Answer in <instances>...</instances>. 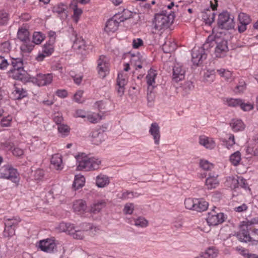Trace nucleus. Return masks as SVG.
I'll return each mask as SVG.
<instances>
[{"label": "nucleus", "instance_id": "1", "mask_svg": "<svg viewBox=\"0 0 258 258\" xmlns=\"http://www.w3.org/2000/svg\"><path fill=\"white\" fill-rule=\"evenodd\" d=\"M11 64L12 68L9 71L10 75L16 80L21 81L24 83L28 82L29 74L24 69L23 59L22 58H12Z\"/></svg>", "mask_w": 258, "mask_h": 258}, {"label": "nucleus", "instance_id": "2", "mask_svg": "<svg viewBox=\"0 0 258 258\" xmlns=\"http://www.w3.org/2000/svg\"><path fill=\"white\" fill-rule=\"evenodd\" d=\"M174 15H168L166 11H163L162 13L156 14L154 16L153 24L154 28L157 30L168 28L174 20Z\"/></svg>", "mask_w": 258, "mask_h": 258}, {"label": "nucleus", "instance_id": "3", "mask_svg": "<svg viewBox=\"0 0 258 258\" xmlns=\"http://www.w3.org/2000/svg\"><path fill=\"white\" fill-rule=\"evenodd\" d=\"M130 14L128 17L122 16L121 18H118V16L115 15L113 18L109 19L106 23L104 30L107 33H113L116 31L118 27L119 24L132 17V13L129 11H124Z\"/></svg>", "mask_w": 258, "mask_h": 258}, {"label": "nucleus", "instance_id": "4", "mask_svg": "<svg viewBox=\"0 0 258 258\" xmlns=\"http://www.w3.org/2000/svg\"><path fill=\"white\" fill-rule=\"evenodd\" d=\"M217 24L219 28L226 30L233 28L234 26L233 19L230 17V14L227 11L219 15Z\"/></svg>", "mask_w": 258, "mask_h": 258}, {"label": "nucleus", "instance_id": "5", "mask_svg": "<svg viewBox=\"0 0 258 258\" xmlns=\"http://www.w3.org/2000/svg\"><path fill=\"white\" fill-rule=\"evenodd\" d=\"M229 51L228 41L225 39H216L214 54L216 57L222 58L225 57Z\"/></svg>", "mask_w": 258, "mask_h": 258}, {"label": "nucleus", "instance_id": "6", "mask_svg": "<svg viewBox=\"0 0 258 258\" xmlns=\"http://www.w3.org/2000/svg\"><path fill=\"white\" fill-rule=\"evenodd\" d=\"M97 69L99 76L104 78L109 72V60L104 55L99 56L97 60Z\"/></svg>", "mask_w": 258, "mask_h": 258}, {"label": "nucleus", "instance_id": "7", "mask_svg": "<svg viewBox=\"0 0 258 258\" xmlns=\"http://www.w3.org/2000/svg\"><path fill=\"white\" fill-rule=\"evenodd\" d=\"M28 78L29 79L28 82H32L34 84H36L39 86H44L51 83L53 77L51 74H37L36 77H31L29 75Z\"/></svg>", "mask_w": 258, "mask_h": 258}, {"label": "nucleus", "instance_id": "8", "mask_svg": "<svg viewBox=\"0 0 258 258\" xmlns=\"http://www.w3.org/2000/svg\"><path fill=\"white\" fill-rule=\"evenodd\" d=\"M18 173L16 169L11 165H6L0 168V178L10 179L13 182L17 180Z\"/></svg>", "mask_w": 258, "mask_h": 258}, {"label": "nucleus", "instance_id": "9", "mask_svg": "<svg viewBox=\"0 0 258 258\" xmlns=\"http://www.w3.org/2000/svg\"><path fill=\"white\" fill-rule=\"evenodd\" d=\"M191 60L194 64L197 66L202 63L207 57V53L200 47H195L192 49Z\"/></svg>", "mask_w": 258, "mask_h": 258}, {"label": "nucleus", "instance_id": "10", "mask_svg": "<svg viewBox=\"0 0 258 258\" xmlns=\"http://www.w3.org/2000/svg\"><path fill=\"white\" fill-rule=\"evenodd\" d=\"M206 221L210 225H218L224 221V214L222 213H217L213 209L208 213Z\"/></svg>", "mask_w": 258, "mask_h": 258}, {"label": "nucleus", "instance_id": "11", "mask_svg": "<svg viewBox=\"0 0 258 258\" xmlns=\"http://www.w3.org/2000/svg\"><path fill=\"white\" fill-rule=\"evenodd\" d=\"M244 223H245L246 224L242 225L241 231L237 234V237L240 241L247 242L251 240L248 232V225L258 223V220L256 221L255 219H253L251 221L244 222Z\"/></svg>", "mask_w": 258, "mask_h": 258}, {"label": "nucleus", "instance_id": "12", "mask_svg": "<svg viewBox=\"0 0 258 258\" xmlns=\"http://www.w3.org/2000/svg\"><path fill=\"white\" fill-rule=\"evenodd\" d=\"M56 244L54 239H46L39 241V247L44 252L51 253L56 249Z\"/></svg>", "mask_w": 258, "mask_h": 258}, {"label": "nucleus", "instance_id": "13", "mask_svg": "<svg viewBox=\"0 0 258 258\" xmlns=\"http://www.w3.org/2000/svg\"><path fill=\"white\" fill-rule=\"evenodd\" d=\"M238 30L239 33H242L246 30L247 25L251 22V19L246 14L240 13L238 15Z\"/></svg>", "mask_w": 258, "mask_h": 258}, {"label": "nucleus", "instance_id": "14", "mask_svg": "<svg viewBox=\"0 0 258 258\" xmlns=\"http://www.w3.org/2000/svg\"><path fill=\"white\" fill-rule=\"evenodd\" d=\"M172 71V80L173 81L177 83L184 79L185 71L179 63L175 64Z\"/></svg>", "mask_w": 258, "mask_h": 258}, {"label": "nucleus", "instance_id": "15", "mask_svg": "<svg viewBox=\"0 0 258 258\" xmlns=\"http://www.w3.org/2000/svg\"><path fill=\"white\" fill-rule=\"evenodd\" d=\"M53 44L48 42L44 45L42 48V53L39 54L36 57L38 61H42L45 57L51 55L54 51Z\"/></svg>", "mask_w": 258, "mask_h": 258}, {"label": "nucleus", "instance_id": "16", "mask_svg": "<svg viewBox=\"0 0 258 258\" xmlns=\"http://www.w3.org/2000/svg\"><path fill=\"white\" fill-rule=\"evenodd\" d=\"M149 132L153 137L154 141V144L156 145H158L160 144L161 138L160 126L159 124L157 122H153L151 124Z\"/></svg>", "mask_w": 258, "mask_h": 258}, {"label": "nucleus", "instance_id": "17", "mask_svg": "<svg viewBox=\"0 0 258 258\" xmlns=\"http://www.w3.org/2000/svg\"><path fill=\"white\" fill-rule=\"evenodd\" d=\"M99 162H79L77 165L78 171H88L99 169Z\"/></svg>", "mask_w": 258, "mask_h": 258}, {"label": "nucleus", "instance_id": "18", "mask_svg": "<svg viewBox=\"0 0 258 258\" xmlns=\"http://www.w3.org/2000/svg\"><path fill=\"white\" fill-rule=\"evenodd\" d=\"M90 136L92 139V142L96 145H99L104 140V134L101 128L92 131Z\"/></svg>", "mask_w": 258, "mask_h": 258}, {"label": "nucleus", "instance_id": "19", "mask_svg": "<svg viewBox=\"0 0 258 258\" xmlns=\"http://www.w3.org/2000/svg\"><path fill=\"white\" fill-rule=\"evenodd\" d=\"M131 62L138 68H142L146 63L145 57L140 53L132 54Z\"/></svg>", "mask_w": 258, "mask_h": 258}, {"label": "nucleus", "instance_id": "20", "mask_svg": "<svg viewBox=\"0 0 258 258\" xmlns=\"http://www.w3.org/2000/svg\"><path fill=\"white\" fill-rule=\"evenodd\" d=\"M14 99L15 100H21L28 95L27 91L23 88L14 86V90L12 92Z\"/></svg>", "mask_w": 258, "mask_h": 258}, {"label": "nucleus", "instance_id": "21", "mask_svg": "<svg viewBox=\"0 0 258 258\" xmlns=\"http://www.w3.org/2000/svg\"><path fill=\"white\" fill-rule=\"evenodd\" d=\"M216 14L210 10L207 9L206 11L202 13V19L205 24L210 26L214 21Z\"/></svg>", "mask_w": 258, "mask_h": 258}, {"label": "nucleus", "instance_id": "22", "mask_svg": "<svg viewBox=\"0 0 258 258\" xmlns=\"http://www.w3.org/2000/svg\"><path fill=\"white\" fill-rule=\"evenodd\" d=\"M232 131L237 132L243 131L245 128V125L241 119H233L230 123Z\"/></svg>", "mask_w": 258, "mask_h": 258}, {"label": "nucleus", "instance_id": "23", "mask_svg": "<svg viewBox=\"0 0 258 258\" xmlns=\"http://www.w3.org/2000/svg\"><path fill=\"white\" fill-rule=\"evenodd\" d=\"M209 204L203 199H195V210L201 212L206 211L208 207Z\"/></svg>", "mask_w": 258, "mask_h": 258}, {"label": "nucleus", "instance_id": "24", "mask_svg": "<svg viewBox=\"0 0 258 258\" xmlns=\"http://www.w3.org/2000/svg\"><path fill=\"white\" fill-rule=\"evenodd\" d=\"M76 161H97L98 158L92 156L91 154L87 155L85 153H78L75 156Z\"/></svg>", "mask_w": 258, "mask_h": 258}, {"label": "nucleus", "instance_id": "25", "mask_svg": "<svg viewBox=\"0 0 258 258\" xmlns=\"http://www.w3.org/2000/svg\"><path fill=\"white\" fill-rule=\"evenodd\" d=\"M85 179L83 175L78 174L75 175V179L72 185V188L76 190L82 188L85 184Z\"/></svg>", "mask_w": 258, "mask_h": 258}, {"label": "nucleus", "instance_id": "26", "mask_svg": "<svg viewBox=\"0 0 258 258\" xmlns=\"http://www.w3.org/2000/svg\"><path fill=\"white\" fill-rule=\"evenodd\" d=\"M73 208L75 212L82 213L86 210L87 205L85 201L79 200L74 202Z\"/></svg>", "mask_w": 258, "mask_h": 258}, {"label": "nucleus", "instance_id": "27", "mask_svg": "<svg viewBox=\"0 0 258 258\" xmlns=\"http://www.w3.org/2000/svg\"><path fill=\"white\" fill-rule=\"evenodd\" d=\"M17 36L19 40L24 42L29 41V32L28 29L25 28H20L17 32Z\"/></svg>", "mask_w": 258, "mask_h": 258}, {"label": "nucleus", "instance_id": "28", "mask_svg": "<svg viewBox=\"0 0 258 258\" xmlns=\"http://www.w3.org/2000/svg\"><path fill=\"white\" fill-rule=\"evenodd\" d=\"M86 45L85 41L81 38H78L75 36V40L73 45V48L74 49L78 50L82 52V50L86 49Z\"/></svg>", "mask_w": 258, "mask_h": 258}, {"label": "nucleus", "instance_id": "29", "mask_svg": "<svg viewBox=\"0 0 258 258\" xmlns=\"http://www.w3.org/2000/svg\"><path fill=\"white\" fill-rule=\"evenodd\" d=\"M157 76V73L156 71L152 69H150L148 72V74L146 76L147 83L148 85V90L150 89V88L153 86V83H155V79Z\"/></svg>", "mask_w": 258, "mask_h": 258}, {"label": "nucleus", "instance_id": "30", "mask_svg": "<svg viewBox=\"0 0 258 258\" xmlns=\"http://www.w3.org/2000/svg\"><path fill=\"white\" fill-rule=\"evenodd\" d=\"M69 235L73 238L78 240L83 239L85 237L84 231L77 230L74 225L69 229Z\"/></svg>", "mask_w": 258, "mask_h": 258}, {"label": "nucleus", "instance_id": "31", "mask_svg": "<svg viewBox=\"0 0 258 258\" xmlns=\"http://www.w3.org/2000/svg\"><path fill=\"white\" fill-rule=\"evenodd\" d=\"M105 206L106 203L103 201L95 202L91 205L90 211L93 214L98 213Z\"/></svg>", "mask_w": 258, "mask_h": 258}, {"label": "nucleus", "instance_id": "32", "mask_svg": "<svg viewBox=\"0 0 258 258\" xmlns=\"http://www.w3.org/2000/svg\"><path fill=\"white\" fill-rule=\"evenodd\" d=\"M109 183L108 177L104 175H99L97 176L96 183V185L99 187H104Z\"/></svg>", "mask_w": 258, "mask_h": 258}, {"label": "nucleus", "instance_id": "33", "mask_svg": "<svg viewBox=\"0 0 258 258\" xmlns=\"http://www.w3.org/2000/svg\"><path fill=\"white\" fill-rule=\"evenodd\" d=\"M199 143L206 148L209 149H212L215 146V144L212 140L205 137L200 138Z\"/></svg>", "mask_w": 258, "mask_h": 258}, {"label": "nucleus", "instance_id": "34", "mask_svg": "<svg viewBox=\"0 0 258 258\" xmlns=\"http://www.w3.org/2000/svg\"><path fill=\"white\" fill-rule=\"evenodd\" d=\"M238 176H231L227 178L226 183L231 188H236L238 187V181L237 180Z\"/></svg>", "mask_w": 258, "mask_h": 258}, {"label": "nucleus", "instance_id": "35", "mask_svg": "<svg viewBox=\"0 0 258 258\" xmlns=\"http://www.w3.org/2000/svg\"><path fill=\"white\" fill-rule=\"evenodd\" d=\"M73 225L68 224L64 222L60 223L56 227L55 230L58 232H68L69 234V229L72 227Z\"/></svg>", "mask_w": 258, "mask_h": 258}, {"label": "nucleus", "instance_id": "36", "mask_svg": "<svg viewBox=\"0 0 258 258\" xmlns=\"http://www.w3.org/2000/svg\"><path fill=\"white\" fill-rule=\"evenodd\" d=\"M84 229L86 231H88L89 234L91 236L95 235L99 230L97 227L90 223L86 224L84 227Z\"/></svg>", "mask_w": 258, "mask_h": 258}, {"label": "nucleus", "instance_id": "37", "mask_svg": "<svg viewBox=\"0 0 258 258\" xmlns=\"http://www.w3.org/2000/svg\"><path fill=\"white\" fill-rule=\"evenodd\" d=\"M219 184V181L216 177L211 176L206 180V185L208 188H215Z\"/></svg>", "mask_w": 258, "mask_h": 258}, {"label": "nucleus", "instance_id": "38", "mask_svg": "<svg viewBox=\"0 0 258 258\" xmlns=\"http://www.w3.org/2000/svg\"><path fill=\"white\" fill-rule=\"evenodd\" d=\"M215 43L216 39H213V38H211L210 37H209L203 46L200 47L203 49L204 50L207 52V51H209V49H210L211 47L215 46Z\"/></svg>", "mask_w": 258, "mask_h": 258}, {"label": "nucleus", "instance_id": "39", "mask_svg": "<svg viewBox=\"0 0 258 258\" xmlns=\"http://www.w3.org/2000/svg\"><path fill=\"white\" fill-rule=\"evenodd\" d=\"M10 19V15L4 10H0V26L6 25Z\"/></svg>", "mask_w": 258, "mask_h": 258}, {"label": "nucleus", "instance_id": "40", "mask_svg": "<svg viewBox=\"0 0 258 258\" xmlns=\"http://www.w3.org/2000/svg\"><path fill=\"white\" fill-rule=\"evenodd\" d=\"M175 44L170 41H166L162 45V49L164 52L168 53L174 51L175 49Z\"/></svg>", "mask_w": 258, "mask_h": 258}, {"label": "nucleus", "instance_id": "41", "mask_svg": "<svg viewBox=\"0 0 258 258\" xmlns=\"http://www.w3.org/2000/svg\"><path fill=\"white\" fill-rule=\"evenodd\" d=\"M218 73L221 77L224 78L227 81H231L232 77V73L224 69H220L217 70Z\"/></svg>", "mask_w": 258, "mask_h": 258}, {"label": "nucleus", "instance_id": "42", "mask_svg": "<svg viewBox=\"0 0 258 258\" xmlns=\"http://www.w3.org/2000/svg\"><path fill=\"white\" fill-rule=\"evenodd\" d=\"M154 87L150 88V90L148 89L147 99L148 101V105L150 107H152L154 105V102L155 98V93L153 92Z\"/></svg>", "mask_w": 258, "mask_h": 258}, {"label": "nucleus", "instance_id": "43", "mask_svg": "<svg viewBox=\"0 0 258 258\" xmlns=\"http://www.w3.org/2000/svg\"><path fill=\"white\" fill-rule=\"evenodd\" d=\"M215 72L214 70L207 71L204 74V80L205 81L211 83L214 81L215 78Z\"/></svg>", "mask_w": 258, "mask_h": 258}, {"label": "nucleus", "instance_id": "44", "mask_svg": "<svg viewBox=\"0 0 258 258\" xmlns=\"http://www.w3.org/2000/svg\"><path fill=\"white\" fill-rule=\"evenodd\" d=\"M148 225V221L145 218L140 217L135 220V225L142 228L146 227Z\"/></svg>", "mask_w": 258, "mask_h": 258}, {"label": "nucleus", "instance_id": "45", "mask_svg": "<svg viewBox=\"0 0 258 258\" xmlns=\"http://www.w3.org/2000/svg\"><path fill=\"white\" fill-rule=\"evenodd\" d=\"M253 144L254 145V146L248 147L246 152L248 154H252L253 153L254 156L258 157V139L255 140Z\"/></svg>", "mask_w": 258, "mask_h": 258}, {"label": "nucleus", "instance_id": "46", "mask_svg": "<svg viewBox=\"0 0 258 258\" xmlns=\"http://www.w3.org/2000/svg\"><path fill=\"white\" fill-rule=\"evenodd\" d=\"M205 251L209 258H216L218 254V250L214 247H209Z\"/></svg>", "mask_w": 258, "mask_h": 258}, {"label": "nucleus", "instance_id": "47", "mask_svg": "<svg viewBox=\"0 0 258 258\" xmlns=\"http://www.w3.org/2000/svg\"><path fill=\"white\" fill-rule=\"evenodd\" d=\"M127 83V81L126 80V77L122 74L119 73L116 79V86L125 87Z\"/></svg>", "mask_w": 258, "mask_h": 258}, {"label": "nucleus", "instance_id": "48", "mask_svg": "<svg viewBox=\"0 0 258 258\" xmlns=\"http://www.w3.org/2000/svg\"><path fill=\"white\" fill-rule=\"evenodd\" d=\"M86 118L88 121L93 123H96L102 119V116L98 113L88 115Z\"/></svg>", "mask_w": 258, "mask_h": 258}, {"label": "nucleus", "instance_id": "49", "mask_svg": "<svg viewBox=\"0 0 258 258\" xmlns=\"http://www.w3.org/2000/svg\"><path fill=\"white\" fill-rule=\"evenodd\" d=\"M34 45L30 43V39L27 41L26 42H24V44L21 46V49L24 52H30L34 48Z\"/></svg>", "mask_w": 258, "mask_h": 258}, {"label": "nucleus", "instance_id": "50", "mask_svg": "<svg viewBox=\"0 0 258 258\" xmlns=\"http://www.w3.org/2000/svg\"><path fill=\"white\" fill-rule=\"evenodd\" d=\"M43 37L40 32H35L32 37V42L35 44H40L43 40Z\"/></svg>", "mask_w": 258, "mask_h": 258}, {"label": "nucleus", "instance_id": "51", "mask_svg": "<svg viewBox=\"0 0 258 258\" xmlns=\"http://www.w3.org/2000/svg\"><path fill=\"white\" fill-rule=\"evenodd\" d=\"M241 99L229 98L227 100V103L229 106L236 107L240 106Z\"/></svg>", "mask_w": 258, "mask_h": 258}, {"label": "nucleus", "instance_id": "52", "mask_svg": "<svg viewBox=\"0 0 258 258\" xmlns=\"http://www.w3.org/2000/svg\"><path fill=\"white\" fill-rule=\"evenodd\" d=\"M184 205L187 209L194 211L195 208V199L188 198L185 199Z\"/></svg>", "mask_w": 258, "mask_h": 258}, {"label": "nucleus", "instance_id": "53", "mask_svg": "<svg viewBox=\"0 0 258 258\" xmlns=\"http://www.w3.org/2000/svg\"><path fill=\"white\" fill-rule=\"evenodd\" d=\"M194 86L191 81H186L184 83L181 88L185 94H188L194 88Z\"/></svg>", "mask_w": 258, "mask_h": 258}, {"label": "nucleus", "instance_id": "54", "mask_svg": "<svg viewBox=\"0 0 258 258\" xmlns=\"http://www.w3.org/2000/svg\"><path fill=\"white\" fill-rule=\"evenodd\" d=\"M211 225H210L209 223H208L206 221V222L203 221L201 222L198 227L200 230L204 232H208L211 230Z\"/></svg>", "mask_w": 258, "mask_h": 258}, {"label": "nucleus", "instance_id": "55", "mask_svg": "<svg viewBox=\"0 0 258 258\" xmlns=\"http://www.w3.org/2000/svg\"><path fill=\"white\" fill-rule=\"evenodd\" d=\"M12 118L11 116L3 117L1 121V125L3 127H8L11 125Z\"/></svg>", "mask_w": 258, "mask_h": 258}, {"label": "nucleus", "instance_id": "56", "mask_svg": "<svg viewBox=\"0 0 258 258\" xmlns=\"http://www.w3.org/2000/svg\"><path fill=\"white\" fill-rule=\"evenodd\" d=\"M58 131L62 135L67 136L70 132L69 127L64 124H60L58 126Z\"/></svg>", "mask_w": 258, "mask_h": 258}, {"label": "nucleus", "instance_id": "57", "mask_svg": "<svg viewBox=\"0 0 258 258\" xmlns=\"http://www.w3.org/2000/svg\"><path fill=\"white\" fill-rule=\"evenodd\" d=\"M49 167L52 170H61L63 167V162H50Z\"/></svg>", "mask_w": 258, "mask_h": 258}, {"label": "nucleus", "instance_id": "58", "mask_svg": "<svg viewBox=\"0 0 258 258\" xmlns=\"http://www.w3.org/2000/svg\"><path fill=\"white\" fill-rule=\"evenodd\" d=\"M134 210V206L132 203H127L125 205L123 212L125 214H132Z\"/></svg>", "mask_w": 258, "mask_h": 258}, {"label": "nucleus", "instance_id": "59", "mask_svg": "<svg viewBox=\"0 0 258 258\" xmlns=\"http://www.w3.org/2000/svg\"><path fill=\"white\" fill-rule=\"evenodd\" d=\"M240 107L241 109L245 111L251 110L253 108L252 104L249 103H244L242 100H241Z\"/></svg>", "mask_w": 258, "mask_h": 258}, {"label": "nucleus", "instance_id": "60", "mask_svg": "<svg viewBox=\"0 0 258 258\" xmlns=\"http://www.w3.org/2000/svg\"><path fill=\"white\" fill-rule=\"evenodd\" d=\"M234 166L237 167V171L239 173H243L246 172V168L243 167L242 162H232Z\"/></svg>", "mask_w": 258, "mask_h": 258}, {"label": "nucleus", "instance_id": "61", "mask_svg": "<svg viewBox=\"0 0 258 258\" xmlns=\"http://www.w3.org/2000/svg\"><path fill=\"white\" fill-rule=\"evenodd\" d=\"M66 10V7L64 5L61 4L54 7L53 12L57 14H61Z\"/></svg>", "mask_w": 258, "mask_h": 258}, {"label": "nucleus", "instance_id": "62", "mask_svg": "<svg viewBox=\"0 0 258 258\" xmlns=\"http://www.w3.org/2000/svg\"><path fill=\"white\" fill-rule=\"evenodd\" d=\"M230 161H240L241 154L239 151H236L231 155L229 157Z\"/></svg>", "mask_w": 258, "mask_h": 258}, {"label": "nucleus", "instance_id": "63", "mask_svg": "<svg viewBox=\"0 0 258 258\" xmlns=\"http://www.w3.org/2000/svg\"><path fill=\"white\" fill-rule=\"evenodd\" d=\"M225 146L228 148H230L235 144L234 137L233 135H230L228 138V140L224 142Z\"/></svg>", "mask_w": 258, "mask_h": 258}, {"label": "nucleus", "instance_id": "64", "mask_svg": "<svg viewBox=\"0 0 258 258\" xmlns=\"http://www.w3.org/2000/svg\"><path fill=\"white\" fill-rule=\"evenodd\" d=\"M9 65L8 60L4 56H0V69L5 70Z\"/></svg>", "mask_w": 258, "mask_h": 258}]
</instances>
